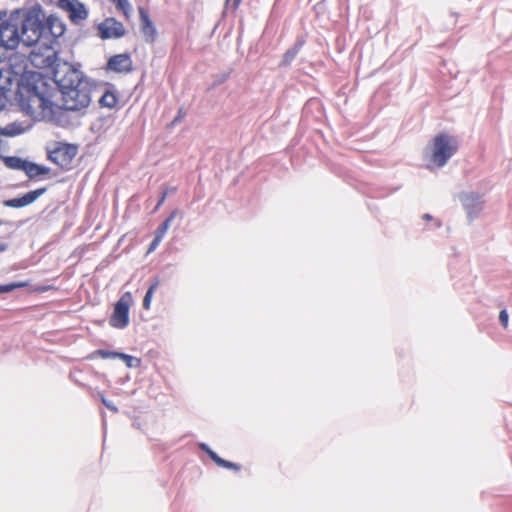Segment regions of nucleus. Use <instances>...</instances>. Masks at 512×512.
I'll return each mask as SVG.
<instances>
[{"instance_id": "nucleus-1", "label": "nucleus", "mask_w": 512, "mask_h": 512, "mask_svg": "<svg viewBox=\"0 0 512 512\" xmlns=\"http://www.w3.org/2000/svg\"><path fill=\"white\" fill-rule=\"evenodd\" d=\"M55 83L61 93V105L54 101L56 89L37 72L23 74L18 83L15 100L21 110L37 120H52L57 111L82 112L91 103L93 86L81 71L64 63L55 71Z\"/></svg>"}, {"instance_id": "nucleus-2", "label": "nucleus", "mask_w": 512, "mask_h": 512, "mask_svg": "<svg viewBox=\"0 0 512 512\" xmlns=\"http://www.w3.org/2000/svg\"><path fill=\"white\" fill-rule=\"evenodd\" d=\"M2 12V47L15 49L20 43L27 47L40 45L52 51L55 41L64 34L66 27L55 15L42 20L38 13L15 10L7 19Z\"/></svg>"}, {"instance_id": "nucleus-3", "label": "nucleus", "mask_w": 512, "mask_h": 512, "mask_svg": "<svg viewBox=\"0 0 512 512\" xmlns=\"http://www.w3.org/2000/svg\"><path fill=\"white\" fill-rule=\"evenodd\" d=\"M458 141L453 136L440 133L432 139L431 154L427 167H443L448 160L457 152Z\"/></svg>"}, {"instance_id": "nucleus-4", "label": "nucleus", "mask_w": 512, "mask_h": 512, "mask_svg": "<svg viewBox=\"0 0 512 512\" xmlns=\"http://www.w3.org/2000/svg\"><path fill=\"white\" fill-rule=\"evenodd\" d=\"M133 304V295L131 292H125L115 303L113 312L109 318V324L116 329H124L129 325V311Z\"/></svg>"}, {"instance_id": "nucleus-5", "label": "nucleus", "mask_w": 512, "mask_h": 512, "mask_svg": "<svg viewBox=\"0 0 512 512\" xmlns=\"http://www.w3.org/2000/svg\"><path fill=\"white\" fill-rule=\"evenodd\" d=\"M78 148L68 143H58L57 146L48 152V159L62 169H69L76 157Z\"/></svg>"}, {"instance_id": "nucleus-6", "label": "nucleus", "mask_w": 512, "mask_h": 512, "mask_svg": "<svg viewBox=\"0 0 512 512\" xmlns=\"http://www.w3.org/2000/svg\"><path fill=\"white\" fill-rule=\"evenodd\" d=\"M58 6L68 13L69 19L74 24L80 23L88 16L85 6L78 0H59Z\"/></svg>"}, {"instance_id": "nucleus-7", "label": "nucleus", "mask_w": 512, "mask_h": 512, "mask_svg": "<svg viewBox=\"0 0 512 512\" xmlns=\"http://www.w3.org/2000/svg\"><path fill=\"white\" fill-rule=\"evenodd\" d=\"M98 30L102 39L121 38L126 34L124 25L112 17L100 23Z\"/></svg>"}, {"instance_id": "nucleus-8", "label": "nucleus", "mask_w": 512, "mask_h": 512, "mask_svg": "<svg viewBox=\"0 0 512 512\" xmlns=\"http://www.w3.org/2000/svg\"><path fill=\"white\" fill-rule=\"evenodd\" d=\"M138 13L140 18V30L144 36V39L148 43H154L157 37L156 28L150 19L148 11L144 7H138Z\"/></svg>"}, {"instance_id": "nucleus-9", "label": "nucleus", "mask_w": 512, "mask_h": 512, "mask_svg": "<svg viewBox=\"0 0 512 512\" xmlns=\"http://www.w3.org/2000/svg\"><path fill=\"white\" fill-rule=\"evenodd\" d=\"M107 68L117 73L132 71L133 64L130 55L123 53L112 56L107 62Z\"/></svg>"}, {"instance_id": "nucleus-10", "label": "nucleus", "mask_w": 512, "mask_h": 512, "mask_svg": "<svg viewBox=\"0 0 512 512\" xmlns=\"http://www.w3.org/2000/svg\"><path fill=\"white\" fill-rule=\"evenodd\" d=\"M46 192V188H39L26 193L25 195L4 201V205L11 208H22L30 205Z\"/></svg>"}, {"instance_id": "nucleus-11", "label": "nucleus", "mask_w": 512, "mask_h": 512, "mask_svg": "<svg viewBox=\"0 0 512 512\" xmlns=\"http://www.w3.org/2000/svg\"><path fill=\"white\" fill-rule=\"evenodd\" d=\"M201 448L202 450H204L208 456L210 457V459L219 467H222V468H226V469H231V470H234V471H239L241 469V466L236 464V463H233V462H230V461H227L225 459H222L221 457H219L214 451H212L211 449H209L205 444H202L201 445Z\"/></svg>"}, {"instance_id": "nucleus-12", "label": "nucleus", "mask_w": 512, "mask_h": 512, "mask_svg": "<svg viewBox=\"0 0 512 512\" xmlns=\"http://www.w3.org/2000/svg\"><path fill=\"white\" fill-rule=\"evenodd\" d=\"M118 101V96L114 91L106 90L99 99V105L102 108L113 109L117 106Z\"/></svg>"}, {"instance_id": "nucleus-13", "label": "nucleus", "mask_w": 512, "mask_h": 512, "mask_svg": "<svg viewBox=\"0 0 512 512\" xmlns=\"http://www.w3.org/2000/svg\"><path fill=\"white\" fill-rule=\"evenodd\" d=\"M49 171L50 169L47 167L26 161L23 172H25L29 178H35L40 175L48 174Z\"/></svg>"}, {"instance_id": "nucleus-14", "label": "nucleus", "mask_w": 512, "mask_h": 512, "mask_svg": "<svg viewBox=\"0 0 512 512\" xmlns=\"http://www.w3.org/2000/svg\"><path fill=\"white\" fill-rule=\"evenodd\" d=\"M2 161L9 169L24 171L26 160L19 157H2Z\"/></svg>"}, {"instance_id": "nucleus-15", "label": "nucleus", "mask_w": 512, "mask_h": 512, "mask_svg": "<svg viewBox=\"0 0 512 512\" xmlns=\"http://www.w3.org/2000/svg\"><path fill=\"white\" fill-rule=\"evenodd\" d=\"M159 284H160V280L158 278H156V279H154V281L152 282V284L148 288V290H147V292H146V294L144 296V299H143V308L145 310H149L151 308V302H152L153 294L155 293V291L159 287Z\"/></svg>"}, {"instance_id": "nucleus-16", "label": "nucleus", "mask_w": 512, "mask_h": 512, "mask_svg": "<svg viewBox=\"0 0 512 512\" xmlns=\"http://www.w3.org/2000/svg\"><path fill=\"white\" fill-rule=\"evenodd\" d=\"M116 6V9L123 14L126 20L131 18L132 6L128 0H110Z\"/></svg>"}, {"instance_id": "nucleus-17", "label": "nucleus", "mask_w": 512, "mask_h": 512, "mask_svg": "<svg viewBox=\"0 0 512 512\" xmlns=\"http://www.w3.org/2000/svg\"><path fill=\"white\" fill-rule=\"evenodd\" d=\"M177 211L171 212V214L167 217V219L157 228L155 232V237L158 239H163L165 234L167 233L172 220L176 217Z\"/></svg>"}, {"instance_id": "nucleus-18", "label": "nucleus", "mask_w": 512, "mask_h": 512, "mask_svg": "<svg viewBox=\"0 0 512 512\" xmlns=\"http://www.w3.org/2000/svg\"><path fill=\"white\" fill-rule=\"evenodd\" d=\"M23 131L24 129L20 125L12 123L2 128V135L15 136L21 134Z\"/></svg>"}, {"instance_id": "nucleus-19", "label": "nucleus", "mask_w": 512, "mask_h": 512, "mask_svg": "<svg viewBox=\"0 0 512 512\" xmlns=\"http://www.w3.org/2000/svg\"><path fill=\"white\" fill-rule=\"evenodd\" d=\"M95 354H97L98 356H100L103 359H107V358H119L120 352L99 349L95 352Z\"/></svg>"}, {"instance_id": "nucleus-20", "label": "nucleus", "mask_w": 512, "mask_h": 512, "mask_svg": "<svg viewBox=\"0 0 512 512\" xmlns=\"http://www.w3.org/2000/svg\"><path fill=\"white\" fill-rule=\"evenodd\" d=\"M28 284L26 282H17V283H10L2 285V293L10 292L15 288L25 287Z\"/></svg>"}, {"instance_id": "nucleus-21", "label": "nucleus", "mask_w": 512, "mask_h": 512, "mask_svg": "<svg viewBox=\"0 0 512 512\" xmlns=\"http://www.w3.org/2000/svg\"><path fill=\"white\" fill-rule=\"evenodd\" d=\"M119 359H122L125 362L126 366L129 367V368L134 366L133 365L134 361H136L137 363L140 362L139 359H136V358H134V357H132L130 355H127V354H124V353H121V352L119 354Z\"/></svg>"}, {"instance_id": "nucleus-22", "label": "nucleus", "mask_w": 512, "mask_h": 512, "mask_svg": "<svg viewBox=\"0 0 512 512\" xmlns=\"http://www.w3.org/2000/svg\"><path fill=\"white\" fill-rule=\"evenodd\" d=\"M478 200H479V196L475 193H469V194L465 195L463 198L464 205L467 208L469 207L470 202H474V201H478Z\"/></svg>"}, {"instance_id": "nucleus-23", "label": "nucleus", "mask_w": 512, "mask_h": 512, "mask_svg": "<svg viewBox=\"0 0 512 512\" xmlns=\"http://www.w3.org/2000/svg\"><path fill=\"white\" fill-rule=\"evenodd\" d=\"M508 319H509V316H508L507 311L505 309L501 310L499 313V321L501 322V324L504 328H507V326H508Z\"/></svg>"}, {"instance_id": "nucleus-24", "label": "nucleus", "mask_w": 512, "mask_h": 512, "mask_svg": "<svg viewBox=\"0 0 512 512\" xmlns=\"http://www.w3.org/2000/svg\"><path fill=\"white\" fill-rule=\"evenodd\" d=\"M161 241H162L161 239L154 237L153 241L151 242V244L149 246L148 253L154 251L159 246Z\"/></svg>"}, {"instance_id": "nucleus-25", "label": "nucleus", "mask_w": 512, "mask_h": 512, "mask_svg": "<svg viewBox=\"0 0 512 512\" xmlns=\"http://www.w3.org/2000/svg\"><path fill=\"white\" fill-rule=\"evenodd\" d=\"M167 194H168V193H167V191H164V192L162 193V195H161V197H160V199H159V201H158V203H157V205H156L155 210H158V209L163 205V203H164V202H165V200H166Z\"/></svg>"}, {"instance_id": "nucleus-26", "label": "nucleus", "mask_w": 512, "mask_h": 512, "mask_svg": "<svg viewBox=\"0 0 512 512\" xmlns=\"http://www.w3.org/2000/svg\"><path fill=\"white\" fill-rule=\"evenodd\" d=\"M295 54H296L295 52L287 51L284 55V60L287 62L292 60L294 58Z\"/></svg>"}, {"instance_id": "nucleus-27", "label": "nucleus", "mask_w": 512, "mask_h": 512, "mask_svg": "<svg viewBox=\"0 0 512 512\" xmlns=\"http://www.w3.org/2000/svg\"><path fill=\"white\" fill-rule=\"evenodd\" d=\"M183 117H184V112L182 111V109H180L178 112V115L173 120V123L180 121Z\"/></svg>"}, {"instance_id": "nucleus-28", "label": "nucleus", "mask_w": 512, "mask_h": 512, "mask_svg": "<svg viewBox=\"0 0 512 512\" xmlns=\"http://www.w3.org/2000/svg\"><path fill=\"white\" fill-rule=\"evenodd\" d=\"M227 2H232L234 8H237L241 2V0H226Z\"/></svg>"}, {"instance_id": "nucleus-29", "label": "nucleus", "mask_w": 512, "mask_h": 512, "mask_svg": "<svg viewBox=\"0 0 512 512\" xmlns=\"http://www.w3.org/2000/svg\"><path fill=\"white\" fill-rule=\"evenodd\" d=\"M1 91H2V97L7 98V97H8V96H7V91L5 90V88H4V87H2V88H1Z\"/></svg>"}]
</instances>
